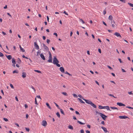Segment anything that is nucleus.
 <instances>
[{"label":"nucleus","instance_id":"nucleus-1","mask_svg":"<svg viewBox=\"0 0 133 133\" xmlns=\"http://www.w3.org/2000/svg\"><path fill=\"white\" fill-rule=\"evenodd\" d=\"M59 62L56 57H54L53 59V63L54 64L59 63Z\"/></svg>","mask_w":133,"mask_h":133},{"label":"nucleus","instance_id":"nucleus-2","mask_svg":"<svg viewBox=\"0 0 133 133\" xmlns=\"http://www.w3.org/2000/svg\"><path fill=\"white\" fill-rule=\"evenodd\" d=\"M99 114L100 115V116H101L102 118L104 120H105L106 117H107V116H106L105 115L101 113H99Z\"/></svg>","mask_w":133,"mask_h":133},{"label":"nucleus","instance_id":"nucleus-3","mask_svg":"<svg viewBox=\"0 0 133 133\" xmlns=\"http://www.w3.org/2000/svg\"><path fill=\"white\" fill-rule=\"evenodd\" d=\"M47 124V123L45 121L43 120L41 123V125L44 127L46 126Z\"/></svg>","mask_w":133,"mask_h":133},{"label":"nucleus","instance_id":"nucleus-4","mask_svg":"<svg viewBox=\"0 0 133 133\" xmlns=\"http://www.w3.org/2000/svg\"><path fill=\"white\" fill-rule=\"evenodd\" d=\"M83 100H84L85 101V102H86V103L89 104H91V103L92 102L90 101H89L88 100L84 98H83Z\"/></svg>","mask_w":133,"mask_h":133},{"label":"nucleus","instance_id":"nucleus-5","mask_svg":"<svg viewBox=\"0 0 133 133\" xmlns=\"http://www.w3.org/2000/svg\"><path fill=\"white\" fill-rule=\"evenodd\" d=\"M119 117L120 119H125L127 118H128V116H119Z\"/></svg>","mask_w":133,"mask_h":133},{"label":"nucleus","instance_id":"nucleus-6","mask_svg":"<svg viewBox=\"0 0 133 133\" xmlns=\"http://www.w3.org/2000/svg\"><path fill=\"white\" fill-rule=\"evenodd\" d=\"M114 35L116 36L117 37H120L119 38H122V37L121 35L118 32H116L114 34Z\"/></svg>","mask_w":133,"mask_h":133},{"label":"nucleus","instance_id":"nucleus-7","mask_svg":"<svg viewBox=\"0 0 133 133\" xmlns=\"http://www.w3.org/2000/svg\"><path fill=\"white\" fill-rule=\"evenodd\" d=\"M34 46L36 49L37 50H38L39 49V46L37 44V43L36 42H35L34 43Z\"/></svg>","mask_w":133,"mask_h":133},{"label":"nucleus","instance_id":"nucleus-8","mask_svg":"<svg viewBox=\"0 0 133 133\" xmlns=\"http://www.w3.org/2000/svg\"><path fill=\"white\" fill-rule=\"evenodd\" d=\"M117 105H119V106H125V105L122 103L121 102H117Z\"/></svg>","mask_w":133,"mask_h":133},{"label":"nucleus","instance_id":"nucleus-9","mask_svg":"<svg viewBox=\"0 0 133 133\" xmlns=\"http://www.w3.org/2000/svg\"><path fill=\"white\" fill-rule=\"evenodd\" d=\"M101 128L104 131L105 133H107V132H109L108 131L106 128L105 127H101Z\"/></svg>","mask_w":133,"mask_h":133},{"label":"nucleus","instance_id":"nucleus-10","mask_svg":"<svg viewBox=\"0 0 133 133\" xmlns=\"http://www.w3.org/2000/svg\"><path fill=\"white\" fill-rule=\"evenodd\" d=\"M59 69L60 71H61V72H62V73L64 72L65 70L63 67H60Z\"/></svg>","mask_w":133,"mask_h":133},{"label":"nucleus","instance_id":"nucleus-11","mask_svg":"<svg viewBox=\"0 0 133 133\" xmlns=\"http://www.w3.org/2000/svg\"><path fill=\"white\" fill-rule=\"evenodd\" d=\"M40 55L41 58L43 60H45V58L44 56L42 54H41Z\"/></svg>","mask_w":133,"mask_h":133},{"label":"nucleus","instance_id":"nucleus-12","mask_svg":"<svg viewBox=\"0 0 133 133\" xmlns=\"http://www.w3.org/2000/svg\"><path fill=\"white\" fill-rule=\"evenodd\" d=\"M49 59L48 60V62L49 63H52V56L49 57Z\"/></svg>","mask_w":133,"mask_h":133},{"label":"nucleus","instance_id":"nucleus-13","mask_svg":"<svg viewBox=\"0 0 133 133\" xmlns=\"http://www.w3.org/2000/svg\"><path fill=\"white\" fill-rule=\"evenodd\" d=\"M22 77L23 78H25L26 77V72H23L22 73Z\"/></svg>","mask_w":133,"mask_h":133},{"label":"nucleus","instance_id":"nucleus-14","mask_svg":"<svg viewBox=\"0 0 133 133\" xmlns=\"http://www.w3.org/2000/svg\"><path fill=\"white\" fill-rule=\"evenodd\" d=\"M111 23L112 24V26L113 28H114L115 27V25L114 24L115 23V22L114 21L112 20L111 21Z\"/></svg>","mask_w":133,"mask_h":133},{"label":"nucleus","instance_id":"nucleus-15","mask_svg":"<svg viewBox=\"0 0 133 133\" xmlns=\"http://www.w3.org/2000/svg\"><path fill=\"white\" fill-rule=\"evenodd\" d=\"M43 47L44 48V49L46 50H49L48 48L45 45V44L43 43Z\"/></svg>","mask_w":133,"mask_h":133},{"label":"nucleus","instance_id":"nucleus-16","mask_svg":"<svg viewBox=\"0 0 133 133\" xmlns=\"http://www.w3.org/2000/svg\"><path fill=\"white\" fill-rule=\"evenodd\" d=\"M6 56L7 57V58L9 60H10L12 58V57L10 55H9L8 56H7L6 55Z\"/></svg>","mask_w":133,"mask_h":133},{"label":"nucleus","instance_id":"nucleus-17","mask_svg":"<svg viewBox=\"0 0 133 133\" xmlns=\"http://www.w3.org/2000/svg\"><path fill=\"white\" fill-rule=\"evenodd\" d=\"M90 105L92 106L95 108H96L97 107L92 102Z\"/></svg>","mask_w":133,"mask_h":133},{"label":"nucleus","instance_id":"nucleus-18","mask_svg":"<svg viewBox=\"0 0 133 133\" xmlns=\"http://www.w3.org/2000/svg\"><path fill=\"white\" fill-rule=\"evenodd\" d=\"M19 48L20 50H21L22 52H24L25 51L24 49L21 47V45H19Z\"/></svg>","mask_w":133,"mask_h":133},{"label":"nucleus","instance_id":"nucleus-19","mask_svg":"<svg viewBox=\"0 0 133 133\" xmlns=\"http://www.w3.org/2000/svg\"><path fill=\"white\" fill-rule=\"evenodd\" d=\"M12 62L13 64H16V62L14 58H12Z\"/></svg>","mask_w":133,"mask_h":133},{"label":"nucleus","instance_id":"nucleus-20","mask_svg":"<svg viewBox=\"0 0 133 133\" xmlns=\"http://www.w3.org/2000/svg\"><path fill=\"white\" fill-rule=\"evenodd\" d=\"M68 128L72 130H73L74 129L73 128L72 126L71 125H69V126L68 127Z\"/></svg>","mask_w":133,"mask_h":133},{"label":"nucleus","instance_id":"nucleus-21","mask_svg":"<svg viewBox=\"0 0 133 133\" xmlns=\"http://www.w3.org/2000/svg\"><path fill=\"white\" fill-rule=\"evenodd\" d=\"M110 108L112 109H113V110L116 109L117 110H118V109L116 107H110Z\"/></svg>","mask_w":133,"mask_h":133},{"label":"nucleus","instance_id":"nucleus-22","mask_svg":"<svg viewBox=\"0 0 133 133\" xmlns=\"http://www.w3.org/2000/svg\"><path fill=\"white\" fill-rule=\"evenodd\" d=\"M108 19L111 21H112V17L111 15H110Z\"/></svg>","mask_w":133,"mask_h":133},{"label":"nucleus","instance_id":"nucleus-23","mask_svg":"<svg viewBox=\"0 0 133 133\" xmlns=\"http://www.w3.org/2000/svg\"><path fill=\"white\" fill-rule=\"evenodd\" d=\"M46 105L47 106L48 108H49L50 109H51V108L50 106L49 105L48 103H46Z\"/></svg>","mask_w":133,"mask_h":133},{"label":"nucleus","instance_id":"nucleus-24","mask_svg":"<svg viewBox=\"0 0 133 133\" xmlns=\"http://www.w3.org/2000/svg\"><path fill=\"white\" fill-rule=\"evenodd\" d=\"M77 123H79L80 124H81V125H84L85 124V123H82L81 122H80L79 121H77Z\"/></svg>","mask_w":133,"mask_h":133},{"label":"nucleus","instance_id":"nucleus-25","mask_svg":"<svg viewBox=\"0 0 133 133\" xmlns=\"http://www.w3.org/2000/svg\"><path fill=\"white\" fill-rule=\"evenodd\" d=\"M78 99L79 101L80 102H81V103H83V104H84L85 103V102H84L80 98H78Z\"/></svg>","mask_w":133,"mask_h":133},{"label":"nucleus","instance_id":"nucleus-26","mask_svg":"<svg viewBox=\"0 0 133 133\" xmlns=\"http://www.w3.org/2000/svg\"><path fill=\"white\" fill-rule=\"evenodd\" d=\"M21 62V61L19 58H18L17 63L19 64H20Z\"/></svg>","mask_w":133,"mask_h":133},{"label":"nucleus","instance_id":"nucleus-27","mask_svg":"<svg viewBox=\"0 0 133 133\" xmlns=\"http://www.w3.org/2000/svg\"><path fill=\"white\" fill-rule=\"evenodd\" d=\"M106 109L107 110H109V111H111V110H110V109L109 107L108 106H106Z\"/></svg>","mask_w":133,"mask_h":133},{"label":"nucleus","instance_id":"nucleus-28","mask_svg":"<svg viewBox=\"0 0 133 133\" xmlns=\"http://www.w3.org/2000/svg\"><path fill=\"white\" fill-rule=\"evenodd\" d=\"M56 115L57 116L59 117L60 118V116L59 113V112H57L56 113Z\"/></svg>","mask_w":133,"mask_h":133},{"label":"nucleus","instance_id":"nucleus-29","mask_svg":"<svg viewBox=\"0 0 133 133\" xmlns=\"http://www.w3.org/2000/svg\"><path fill=\"white\" fill-rule=\"evenodd\" d=\"M60 111H61V113H62V114H63L64 115H65V114H64V111L62 110V109H60Z\"/></svg>","mask_w":133,"mask_h":133},{"label":"nucleus","instance_id":"nucleus-30","mask_svg":"<svg viewBox=\"0 0 133 133\" xmlns=\"http://www.w3.org/2000/svg\"><path fill=\"white\" fill-rule=\"evenodd\" d=\"M34 71L35 72H36L38 73H41V72L39 70H34Z\"/></svg>","mask_w":133,"mask_h":133},{"label":"nucleus","instance_id":"nucleus-31","mask_svg":"<svg viewBox=\"0 0 133 133\" xmlns=\"http://www.w3.org/2000/svg\"><path fill=\"white\" fill-rule=\"evenodd\" d=\"M128 4L130 6L133 7V4H132L130 3H128Z\"/></svg>","mask_w":133,"mask_h":133},{"label":"nucleus","instance_id":"nucleus-32","mask_svg":"<svg viewBox=\"0 0 133 133\" xmlns=\"http://www.w3.org/2000/svg\"><path fill=\"white\" fill-rule=\"evenodd\" d=\"M41 51L40 50H38V52H37V56H38L41 53Z\"/></svg>","mask_w":133,"mask_h":133},{"label":"nucleus","instance_id":"nucleus-33","mask_svg":"<svg viewBox=\"0 0 133 133\" xmlns=\"http://www.w3.org/2000/svg\"><path fill=\"white\" fill-rule=\"evenodd\" d=\"M106 8H105V9L103 11V14L104 15H105L106 14Z\"/></svg>","mask_w":133,"mask_h":133},{"label":"nucleus","instance_id":"nucleus-34","mask_svg":"<svg viewBox=\"0 0 133 133\" xmlns=\"http://www.w3.org/2000/svg\"><path fill=\"white\" fill-rule=\"evenodd\" d=\"M72 95L73 96L75 97H76V98H77L78 97V96H77V95L76 94H72Z\"/></svg>","mask_w":133,"mask_h":133},{"label":"nucleus","instance_id":"nucleus-35","mask_svg":"<svg viewBox=\"0 0 133 133\" xmlns=\"http://www.w3.org/2000/svg\"><path fill=\"white\" fill-rule=\"evenodd\" d=\"M54 103L55 104L56 107H57L58 109H60V108L59 107V106L55 102H54Z\"/></svg>","mask_w":133,"mask_h":133},{"label":"nucleus","instance_id":"nucleus-36","mask_svg":"<svg viewBox=\"0 0 133 133\" xmlns=\"http://www.w3.org/2000/svg\"><path fill=\"white\" fill-rule=\"evenodd\" d=\"M35 104L37 105H38V104L37 103V100H36V97L35 99Z\"/></svg>","mask_w":133,"mask_h":133},{"label":"nucleus","instance_id":"nucleus-37","mask_svg":"<svg viewBox=\"0 0 133 133\" xmlns=\"http://www.w3.org/2000/svg\"><path fill=\"white\" fill-rule=\"evenodd\" d=\"M26 131L28 132H29L30 131V129L28 128H25Z\"/></svg>","mask_w":133,"mask_h":133},{"label":"nucleus","instance_id":"nucleus-38","mask_svg":"<svg viewBox=\"0 0 133 133\" xmlns=\"http://www.w3.org/2000/svg\"><path fill=\"white\" fill-rule=\"evenodd\" d=\"M62 94L65 96H67L68 95L67 93L66 92H62Z\"/></svg>","mask_w":133,"mask_h":133},{"label":"nucleus","instance_id":"nucleus-39","mask_svg":"<svg viewBox=\"0 0 133 133\" xmlns=\"http://www.w3.org/2000/svg\"><path fill=\"white\" fill-rule=\"evenodd\" d=\"M103 106L101 105H99L98 107V108L99 109H103Z\"/></svg>","mask_w":133,"mask_h":133},{"label":"nucleus","instance_id":"nucleus-40","mask_svg":"<svg viewBox=\"0 0 133 133\" xmlns=\"http://www.w3.org/2000/svg\"><path fill=\"white\" fill-rule=\"evenodd\" d=\"M31 88L32 89L34 90V91L35 92L36 91V90L35 89V88L33 87L32 86H31Z\"/></svg>","mask_w":133,"mask_h":133},{"label":"nucleus","instance_id":"nucleus-41","mask_svg":"<svg viewBox=\"0 0 133 133\" xmlns=\"http://www.w3.org/2000/svg\"><path fill=\"white\" fill-rule=\"evenodd\" d=\"M107 67L109 68L110 69V70H113V69L111 67H110V66H109V65H107Z\"/></svg>","mask_w":133,"mask_h":133},{"label":"nucleus","instance_id":"nucleus-42","mask_svg":"<svg viewBox=\"0 0 133 133\" xmlns=\"http://www.w3.org/2000/svg\"><path fill=\"white\" fill-rule=\"evenodd\" d=\"M22 57L23 58H25L26 59H28V58L27 57H25L24 55H22Z\"/></svg>","mask_w":133,"mask_h":133},{"label":"nucleus","instance_id":"nucleus-43","mask_svg":"<svg viewBox=\"0 0 133 133\" xmlns=\"http://www.w3.org/2000/svg\"><path fill=\"white\" fill-rule=\"evenodd\" d=\"M50 40H49V39H47V40H46V42H47V43H48V44H49V43H50Z\"/></svg>","mask_w":133,"mask_h":133},{"label":"nucleus","instance_id":"nucleus-44","mask_svg":"<svg viewBox=\"0 0 133 133\" xmlns=\"http://www.w3.org/2000/svg\"><path fill=\"white\" fill-rule=\"evenodd\" d=\"M118 59L119 61V62L120 63H123V62H122L121 61V59L119 58Z\"/></svg>","mask_w":133,"mask_h":133},{"label":"nucleus","instance_id":"nucleus-45","mask_svg":"<svg viewBox=\"0 0 133 133\" xmlns=\"http://www.w3.org/2000/svg\"><path fill=\"white\" fill-rule=\"evenodd\" d=\"M4 56L2 53L0 52V57H2Z\"/></svg>","mask_w":133,"mask_h":133},{"label":"nucleus","instance_id":"nucleus-46","mask_svg":"<svg viewBox=\"0 0 133 133\" xmlns=\"http://www.w3.org/2000/svg\"><path fill=\"white\" fill-rule=\"evenodd\" d=\"M10 85L11 88L12 89H14V87L13 85L11 84H10Z\"/></svg>","mask_w":133,"mask_h":133},{"label":"nucleus","instance_id":"nucleus-47","mask_svg":"<svg viewBox=\"0 0 133 133\" xmlns=\"http://www.w3.org/2000/svg\"><path fill=\"white\" fill-rule=\"evenodd\" d=\"M13 74H14L15 73H18V71H17L16 70H15L13 71Z\"/></svg>","mask_w":133,"mask_h":133},{"label":"nucleus","instance_id":"nucleus-48","mask_svg":"<svg viewBox=\"0 0 133 133\" xmlns=\"http://www.w3.org/2000/svg\"><path fill=\"white\" fill-rule=\"evenodd\" d=\"M78 96L80 98H82L83 99V98H84L82 96L80 95H78Z\"/></svg>","mask_w":133,"mask_h":133},{"label":"nucleus","instance_id":"nucleus-49","mask_svg":"<svg viewBox=\"0 0 133 133\" xmlns=\"http://www.w3.org/2000/svg\"><path fill=\"white\" fill-rule=\"evenodd\" d=\"M108 95L109 96H111L112 97H114V98H116L115 97V96H114V95H112V94H109Z\"/></svg>","mask_w":133,"mask_h":133},{"label":"nucleus","instance_id":"nucleus-50","mask_svg":"<svg viewBox=\"0 0 133 133\" xmlns=\"http://www.w3.org/2000/svg\"><path fill=\"white\" fill-rule=\"evenodd\" d=\"M75 113L77 115H80V114L79 113V112L77 111H75Z\"/></svg>","mask_w":133,"mask_h":133},{"label":"nucleus","instance_id":"nucleus-51","mask_svg":"<svg viewBox=\"0 0 133 133\" xmlns=\"http://www.w3.org/2000/svg\"><path fill=\"white\" fill-rule=\"evenodd\" d=\"M58 63H57L56 64H55L58 67H59L61 65H60Z\"/></svg>","mask_w":133,"mask_h":133},{"label":"nucleus","instance_id":"nucleus-52","mask_svg":"<svg viewBox=\"0 0 133 133\" xmlns=\"http://www.w3.org/2000/svg\"><path fill=\"white\" fill-rule=\"evenodd\" d=\"M3 119H4V120L5 121H6V122L8 121V119L6 118H4Z\"/></svg>","mask_w":133,"mask_h":133},{"label":"nucleus","instance_id":"nucleus-53","mask_svg":"<svg viewBox=\"0 0 133 133\" xmlns=\"http://www.w3.org/2000/svg\"><path fill=\"white\" fill-rule=\"evenodd\" d=\"M122 2L125 3L126 2L125 0H119Z\"/></svg>","mask_w":133,"mask_h":133},{"label":"nucleus","instance_id":"nucleus-54","mask_svg":"<svg viewBox=\"0 0 133 133\" xmlns=\"http://www.w3.org/2000/svg\"><path fill=\"white\" fill-rule=\"evenodd\" d=\"M63 13L65 14L66 15H68V13L67 12H66L65 11H64V12H63Z\"/></svg>","mask_w":133,"mask_h":133},{"label":"nucleus","instance_id":"nucleus-55","mask_svg":"<svg viewBox=\"0 0 133 133\" xmlns=\"http://www.w3.org/2000/svg\"><path fill=\"white\" fill-rule=\"evenodd\" d=\"M126 107L127 108H128L129 109H133V108L129 106H127Z\"/></svg>","mask_w":133,"mask_h":133},{"label":"nucleus","instance_id":"nucleus-56","mask_svg":"<svg viewBox=\"0 0 133 133\" xmlns=\"http://www.w3.org/2000/svg\"><path fill=\"white\" fill-rule=\"evenodd\" d=\"M80 132L81 133H84V130L83 129L81 130Z\"/></svg>","mask_w":133,"mask_h":133},{"label":"nucleus","instance_id":"nucleus-57","mask_svg":"<svg viewBox=\"0 0 133 133\" xmlns=\"http://www.w3.org/2000/svg\"><path fill=\"white\" fill-rule=\"evenodd\" d=\"M36 97H37V98H39L41 100V98L40 97V96L39 95L37 96Z\"/></svg>","mask_w":133,"mask_h":133},{"label":"nucleus","instance_id":"nucleus-58","mask_svg":"<svg viewBox=\"0 0 133 133\" xmlns=\"http://www.w3.org/2000/svg\"><path fill=\"white\" fill-rule=\"evenodd\" d=\"M48 53L49 54V57L52 56L51 54V52L50 51H49Z\"/></svg>","mask_w":133,"mask_h":133},{"label":"nucleus","instance_id":"nucleus-59","mask_svg":"<svg viewBox=\"0 0 133 133\" xmlns=\"http://www.w3.org/2000/svg\"><path fill=\"white\" fill-rule=\"evenodd\" d=\"M128 94L129 95H132L133 94L132 93V91L128 92Z\"/></svg>","mask_w":133,"mask_h":133},{"label":"nucleus","instance_id":"nucleus-60","mask_svg":"<svg viewBox=\"0 0 133 133\" xmlns=\"http://www.w3.org/2000/svg\"><path fill=\"white\" fill-rule=\"evenodd\" d=\"M73 119H74V120L77 119L76 118V117L75 116H73Z\"/></svg>","mask_w":133,"mask_h":133},{"label":"nucleus","instance_id":"nucleus-61","mask_svg":"<svg viewBox=\"0 0 133 133\" xmlns=\"http://www.w3.org/2000/svg\"><path fill=\"white\" fill-rule=\"evenodd\" d=\"M15 125H16L18 127H19V124H17V123H15Z\"/></svg>","mask_w":133,"mask_h":133},{"label":"nucleus","instance_id":"nucleus-62","mask_svg":"<svg viewBox=\"0 0 133 133\" xmlns=\"http://www.w3.org/2000/svg\"><path fill=\"white\" fill-rule=\"evenodd\" d=\"M98 51L100 53H101V49H98Z\"/></svg>","mask_w":133,"mask_h":133},{"label":"nucleus","instance_id":"nucleus-63","mask_svg":"<svg viewBox=\"0 0 133 133\" xmlns=\"http://www.w3.org/2000/svg\"><path fill=\"white\" fill-rule=\"evenodd\" d=\"M43 38L44 40H45L46 39V37L45 36H43Z\"/></svg>","mask_w":133,"mask_h":133},{"label":"nucleus","instance_id":"nucleus-64","mask_svg":"<svg viewBox=\"0 0 133 133\" xmlns=\"http://www.w3.org/2000/svg\"><path fill=\"white\" fill-rule=\"evenodd\" d=\"M86 133H90V131L88 130H86Z\"/></svg>","mask_w":133,"mask_h":133}]
</instances>
